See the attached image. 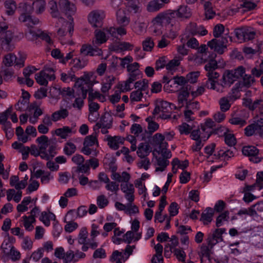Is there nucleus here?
<instances>
[{"mask_svg": "<svg viewBox=\"0 0 263 263\" xmlns=\"http://www.w3.org/2000/svg\"><path fill=\"white\" fill-rule=\"evenodd\" d=\"M48 7L52 17L57 18L55 27L57 28V33L61 43L63 45H72L73 43L72 41L69 40L66 42L63 38L67 34L70 37L73 34L74 26L73 16L76 12V6L68 0H60V11L57 3L54 1H50L49 2Z\"/></svg>", "mask_w": 263, "mask_h": 263, "instance_id": "1", "label": "nucleus"}, {"mask_svg": "<svg viewBox=\"0 0 263 263\" xmlns=\"http://www.w3.org/2000/svg\"><path fill=\"white\" fill-rule=\"evenodd\" d=\"M46 5L44 0H24L18 6V10L21 13L20 21L26 23V26L37 25L40 22L39 20L31 17L30 14L33 11L36 14L43 13L45 10Z\"/></svg>", "mask_w": 263, "mask_h": 263, "instance_id": "2", "label": "nucleus"}, {"mask_svg": "<svg viewBox=\"0 0 263 263\" xmlns=\"http://www.w3.org/2000/svg\"><path fill=\"white\" fill-rule=\"evenodd\" d=\"M177 15L173 10H168L159 13L152 21V31L156 35H160L162 33L163 26L166 24H171L172 25L176 20Z\"/></svg>", "mask_w": 263, "mask_h": 263, "instance_id": "3", "label": "nucleus"}, {"mask_svg": "<svg viewBox=\"0 0 263 263\" xmlns=\"http://www.w3.org/2000/svg\"><path fill=\"white\" fill-rule=\"evenodd\" d=\"M245 69L242 66H239L234 70L225 71L222 77V85L224 87L230 86L235 81L243 77L246 85H250L254 82V79L250 76L245 74Z\"/></svg>", "mask_w": 263, "mask_h": 263, "instance_id": "4", "label": "nucleus"}, {"mask_svg": "<svg viewBox=\"0 0 263 263\" xmlns=\"http://www.w3.org/2000/svg\"><path fill=\"white\" fill-rule=\"evenodd\" d=\"M161 146L164 147L163 149H154L153 152L154 156L153 162L155 167L156 172H162L165 171L169 164L168 159L172 157L171 152L167 149L168 143L163 142Z\"/></svg>", "mask_w": 263, "mask_h": 263, "instance_id": "5", "label": "nucleus"}, {"mask_svg": "<svg viewBox=\"0 0 263 263\" xmlns=\"http://www.w3.org/2000/svg\"><path fill=\"white\" fill-rule=\"evenodd\" d=\"M99 146L96 133L86 136L83 142V147L81 152L86 155L96 156L98 152L96 148Z\"/></svg>", "mask_w": 263, "mask_h": 263, "instance_id": "6", "label": "nucleus"}, {"mask_svg": "<svg viewBox=\"0 0 263 263\" xmlns=\"http://www.w3.org/2000/svg\"><path fill=\"white\" fill-rule=\"evenodd\" d=\"M8 26L5 21L0 20V43L2 48L7 51L12 50L13 47L9 44L13 37L12 32L8 30Z\"/></svg>", "mask_w": 263, "mask_h": 263, "instance_id": "7", "label": "nucleus"}, {"mask_svg": "<svg viewBox=\"0 0 263 263\" xmlns=\"http://www.w3.org/2000/svg\"><path fill=\"white\" fill-rule=\"evenodd\" d=\"M110 36L116 37V29L114 27L104 28L95 32V37L92 41L93 45H100L106 42Z\"/></svg>", "mask_w": 263, "mask_h": 263, "instance_id": "8", "label": "nucleus"}, {"mask_svg": "<svg viewBox=\"0 0 263 263\" xmlns=\"http://www.w3.org/2000/svg\"><path fill=\"white\" fill-rule=\"evenodd\" d=\"M54 70L53 66L50 67L46 65L44 69L35 76L36 82L41 85H47L48 81L55 79Z\"/></svg>", "mask_w": 263, "mask_h": 263, "instance_id": "9", "label": "nucleus"}, {"mask_svg": "<svg viewBox=\"0 0 263 263\" xmlns=\"http://www.w3.org/2000/svg\"><path fill=\"white\" fill-rule=\"evenodd\" d=\"M228 38L231 37L227 35L221 39H214L208 43L210 48L218 54H222L227 47Z\"/></svg>", "mask_w": 263, "mask_h": 263, "instance_id": "10", "label": "nucleus"}, {"mask_svg": "<svg viewBox=\"0 0 263 263\" xmlns=\"http://www.w3.org/2000/svg\"><path fill=\"white\" fill-rule=\"evenodd\" d=\"M33 26H27V29L25 32V36L29 40H33L39 36L44 40L47 43L50 44L52 43V40L49 34L46 32L42 31L39 30H35L33 28Z\"/></svg>", "mask_w": 263, "mask_h": 263, "instance_id": "11", "label": "nucleus"}, {"mask_svg": "<svg viewBox=\"0 0 263 263\" xmlns=\"http://www.w3.org/2000/svg\"><path fill=\"white\" fill-rule=\"evenodd\" d=\"M245 135L251 136L254 134L263 135V115L257 117L256 121L245 129Z\"/></svg>", "mask_w": 263, "mask_h": 263, "instance_id": "12", "label": "nucleus"}, {"mask_svg": "<svg viewBox=\"0 0 263 263\" xmlns=\"http://www.w3.org/2000/svg\"><path fill=\"white\" fill-rule=\"evenodd\" d=\"M208 80L205 83V86L210 89L214 90L218 92H222L223 91L224 85H222V81L219 83L217 79L219 77L218 73H214L213 74H210L207 75Z\"/></svg>", "mask_w": 263, "mask_h": 263, "instance_id": "13", "label": "nucleus"}, {"mask_svg": "<svg viewBox=\"0 0 263 263\" xmlns=\"http://www.w3.org/2000/svg\"><path fill=\"white\" fill-rule=\"evenodd\" d=\"M105 17V14L103 11L100 10H93L88 14V21L92 26L98 27L102 26Z\"/></svg>", "mask_w": 263, "mask_h": 263, "instance_id": "14", "label": "nucleus"}, {"mask_svg": "<svg viewBox=\"0 0 263 263\" xmlns=\"http://www.w3.org/2000/svg\"><path fill=\"white\" fill-rule=\"evenodd\" d=\"M170 108V105L168 102L163 101H158L156 103L153 114L155 115H157L158 117L165 118L166 116L164 114L169 112Z\"/></svg>", "mask_w": 263, "mask_h": 263, "instance_id": "15", "label": "nucleus"}, {"mask_svg": "<svg viewBox=\"0 0 263 263\" xmlns=\"http://www.w3.org/2000/svg\"><path fill=\"white\" fill-rule=\"evenodd\" d=\"M258 150L253 146H244L242 149V154L248 156L250 160L254 163H258L261 161V158L258 156Z\"/></svg>", "mask_w": 263, "mask_h": 263, "instance_id": "16", "label": "nucleus"}, {"mask_svg": "<svg viewBox=\"0 0 263 263\" xmlns=\"http://www.w3.org/2000/svg\"><path fill=\"white\" fill-rule=\"evenodd\" d=\"M214 125V122L212 119L209 118L206 119L205 122L201 124L200 129L203 134V138L204 141H205L209 138L213 133V127Z\"/></svg>", "mask_w": 263, "mask_h": 263, "instance_id": "17", "label": "nucleus"}, {"mask_svg": "<svg viewBox=\"0 0 263 263\" xmlns=\"http://www.w3.org/2000/svg\"><path fill=\"white\" fill-rule=\"evenodd\" d=\"M76 133V130L69 126H64L52 131V135H55L62 139H66Z\"/></svg>", "mask_w": 263, "mask_h": 263, "instance_id": "18", "label": "nucleus"}, {"mask_svg": "<svg viewBox=\"0 0 263 263\" xmlns=\"http://www.w3.org/2000/svg\"><path fill=\"white\" fill-rule=\"evenodd\" d=\"M239 3L237 4L236 8L233 10L236 11L241 8H244L245 10H250L255 8L259 0H238Z\"/></svg>", "mask_w": 263, "mask_h": 263, "instance_id": "19", "label": "nucleus"}, {"mask_svg": "<svg viewBox=\"0 0 263 263\" xmlns=\"http://www.w3.org/2000/svg\"><path fill=\"white\" fill-rule=\"evenodd\" d=\"M115 78L113 76H106L102 78L101 80V91L103 93H107L114 83Z\"/></svg>", "mask_w": 263, "mask_h": 263, "instance_id": "20", "label": "nucleus"}, {"mask_svg": "<svg viewBox=\"0 0 263 263\" xmlns=\"http://www.w3.org/2000/svg\"><path fill=\"white\" fill-rule=\"evenodd\" d=\"M199 109V104L197 102L190 103L186 105L184 110V118L186 121H192L194 119L193 116L194 111Z\"/></svg>", "mask_w": 263, "mask_h": 263, "instance_id": "21", "label": "nucleus"}, {"mask_svg": "<svg viewBox=\"0 0 263 263\" xmlns=\"http://www.w3.org/2000/svg\"><path fill=\"white\" fill-rule=\"evenodd\" d=\"M35 204V200L34 198H24L21 203L17 205L16 209L18 212L23 213L33 208Z\"/></svg>", "mask_w": 263, "mask_h": 263, "instance_id": "22", "label": "nucleus"}, {"mask_svg": "<svg viewBox=\"0 0 263 263\" xmlns=\"http://www.w3.org/2000/svg\"><path fill=\"white\" fill-rule=\"evenodd\" d=\"M188 31L193 35L204 36L207 34L208 31L202 26H197L196 24H190L187 27Z\"/></svg>", "mask_w": 263, "mask_h": 263, "instance_id": "23", "label": "nucleus"}, {"mask_svg": "<svg viewBox=\"0 0 263 263\" xmlns=\"http://www.w3.org/2000/svg\"><path fill=\"white\" fill-rule=\"evenodd\" d=\"M81 53L90 56L100 55L102 54V51L99 48H93L91 45L85 44L83 45L80 50Z\"/></svg>", "mask_w": 263, "mask_h": 263, "instance_id": "24", "label": "nucleus"}, {"mask_svg": "<svg viewBox=\"0 0 263 263\" xmlns=\"http://www.w3.org/2000/svg\"><path fill=\"white\" fill-rule=\"evenodd\" d=\"M106 141L109 147L114 149H117L120 145L123 143L124 139L120 136L111 137L108 136L106 138Z\"/></svg>", "mask_w": 263, "mask_h": 263, "instance_id": "25", "label": "nucleus"}, {"mask_svg": "<svg viewBox=\"0 0 263 263\" xmlns=\"http://www.w3.org/2000/svg\"><path fill=\"white\" fill-rule=\"evenodd\" d=\"M214 211L212 208H207L201 213L200 220L204 225H208L213 220Z\"/></svg>", "mask_w": 263, "mask_h": 263, "instance_id": "26", "label": "nucleus"}, {"mask_svg": "<svg viewBox=\"0 0 263 263\" xmlns=\"http://www.w3.org/2000/svg\"><path fill=\"white\" fill-rule=\"evenodd\" d=\"M171 164L172 165V171L173 174H176L178 169L180 168L184 171L189 166V161L186 160L180 161L178 158L173 159Z\"/></svg>", "mask_w": 263, "mask_h": 263, "instance_id": "27", "label": "nucleus"}, {"mask_svg": "<svg viewBox=\"0 0 263 263\" xmlns=\"http://www.w3.org/2000/svg\"><path fill=\"white\" fill-rule=\"evenodd\" d=\"M74 81H76L74 85V89H77V92L79 95L82 96L83 98H85L86 95V90L84 88L83 85L84 83H87V81L84 76L81 78H76Z\"/></svg>", "mask_w": 263, "mask_h": 263, "instance_id": "28", "label": "nucleus"}, {"mask_svg": "<svg viewBox=\"0 0 263 263\" xmlns=\"http://www.w3.org/2000/svg\"><path fill=\"white\" fill-rule=\"evenodd\" d=\"M151 151V147L148 143H141L137 147V154L139 157L144 158L150 154Z\"/></svg>", "mask_w": 263, "mask_h": 263, "instance_id": "29", "label": "nucleus"}, {"mask_svg": "<svg viewBox=\"0 0 263 263\" xmlns=\"http://www.w3.org/2000/svg\"><path fill=\"white\" fill-rule=\"evenodd\" d=\"M116 20L118 24L122 26H127L130 22L129 17L125 14L123 10L120 9L116 12Z\"/></svg>", "mask_w": 263, "mask_h": 263, "instance_id": "30", "label": "nucleus"}, {"mask_svg": "<svg viewBox=\"0 0 263 263\" xmlns=\"http://www.w3.org/2000/svg\"><path fill=\"white\" fill-rule=\"evenodd\" d=\"M57 148L55 145H50L48 149H45L41 153V158L46 160H50L57 154Z\"/></svg>", "mask_w": 263, "mask_h": 263, "instance_id": "31", "label": "nucleus"}, {"mask_svg": "<svg viewBox=\"0 0 263 263\" xmlns=\"http://www.w3.org/2000/svg\"><path fill=\"white\" fill-rule=\"evenodd\" d=\"M156 254L152 258V263H163V259L162 256L163 251V246L160 243L157 244L155 246Z\"/></svg>", "mask_w": 263, "mask_h": 263, "instance_id": "32", "label": "nucleus"}, {"mask_svg": "<svg viewBox=\"0 0 263 263\" xmlns=\"http://www.w3.org/2000/svg\"><path fill=\"white\" fill-rule=\"evenodd\" d=\"M177 17L183 20L187 18L191 15L190 9L186 6H181L177 10L175 11Z\"/></svg>", "mask_w": 263, "mask_h": 263, "instance_id": "33", "label": "nucleus"}, {"mask_svg": "<svg viewBox=\"0 0 263 263\" xmlns=\"http://www.w3.org/2000/svg\"><path fill=\"white\" fill-rule=\"evenodd\" d=\"M125 6L127 10L130 12L136 13L140 10L138 0H126Z\"/></svg>", "mask_w": 263, "mask_h": 263, "instance_id": "34", "label": "nucleus"}, {"mask_svg": "<svg viewBox=\"0 0 263 263\" xmlns=\"http://www.w3.org/2000/svg\"><path fill=\"white\" fill-rule=\"evenodd\" d=\"M201 1L204 6L206 18L211 19L214 17L215 15V13L212 10L211 3L209 0H201Z\"/></svg>", "mask_w": 263, "mask_h": 263, "instance_id": "35", "label": "nucleus"}, {"mask_svg": "<svg viewBox=\"0 0 263 263\" xmlns=\"http://www.w3.org/2000/svg\"><path fill=\"white\" fill-rule=\"evenodd\" d=\"M134 45L128 42H122L114 46L112 50L117 52H121L124 51L131 50Z\"/></svg>", "mask_w": 263, "mask_h": 263, "instance_id": "36", "label": "nucleus"}, {"mask_svg": "<svg viewBox=\"0 0 263 263\" xmlns=\"http://www.w3.org/2000/svg\"><path fill=\"white\" fill-rule=\"evenodd\" d=\"M189 96V92L187 89H183L180 91L178 97L179 107H181L185 104L187 105L190 103L187 102V99Z\"/></svg>", "mask_w": 263, "mask_h": 263, "instance_id": "37", "label": "nucleus"}, {"mask_svg": "<svg viewBox=\"0 0 263 263\" xmlns=\"http://www.w3.org/2000/svg\"><path fill=\"white\" fill-rule=\"evenodd\" d=\"M224 130V140L226 143L229 146H233L236 143V139L234 134L227 128L223 127Z\"/></svg>", "mask_w": 263, "mask_h": 263, "instance_id": "38", "label": "nucleus"}, {"mask_svg": "<svg viewBox=\"0 0 263 263\" xmlns=\"http://www.w3.org/2000/svg\"><path fill=\"white\" fill-rule=\"evenodd\" d=\"M218 68L217 62L215 60H210L204 66V69L206 71V76L214 73H218L215 70Z\"/></svg>", "mask_w": 263, "mask_h": 263, "instance_id": "39", "label": "nucleus"}, {"mask_svg": "<svg viewBox=\"0 0 263 263\" xmlns=\"http://www.w3.org/2000/svg\"><path fill=\"white\" fill-rule=\"evenodd\" d=\"M121 189L128 197H133L135 189L133 184L129 183H122Z\"/></svg>", "mask_w": 263, "mask_h": 263, "instance_id": "40", "label": "nucleus"}, {"mask_svg": "<svg viewBox=\"0 0 263 263\" xmlns=\"http://www.w3.org/2000/svg\"><path fill=\"white\" fill-rule=\"evenodd\" d=\"M36 142L38 144L41 153L46 149L49 145V140L48 138L44 135L38 137L36 139Z\"/></svg>", "mask_w": 263, "mask_h": 263, "instance_id": "41", "label": "nucleus"}, {"mask_svg": "<svg viewBox=\"0 0 263 263\" xmlns=\"http://www.w3.org/2000/svg\"><path fill=\"white\" fill-rule=\"evenodd\" d=\"M55 216L52 213H47L45 211L42 212L40 220L47 227L50 224V220L55 219Z\"/></svg>", "mask_w": 263, "mask_h": 263, "instance_id": "42", "label": "nucleus"}, {"mask_svg": "<svg viewBox=\"0 0 263 263\" xmlns=\"http://www.w3.org/2000/svg\"><path fill=\"white\" fill-rule=\"evenodd\" d=\"M137 80L134 74H130L128 79L120 84V88L122 91H127L130 90L131 84Z\"/></svg>", "mask_w": 263, "mask_h": 263, "instance_id": "43", "label": "nucleus"}, {"mask_svg": "<svg viewBox=\"0 0 263 263\" xmlns=\"http://www.w3.org/2000/svg\"><path fill=\"white\" fill-rule=\"evenodd\" d=\"M139 65L138 63L135 62L129 65H127V71L130 74H134L135 78L137 79L139 78L141 75V72L139 70Z\"/></svg>", "mask_w": 263, "mask_h": 263, "instance_id": "44", "label": "nucleus"}, {"mask_svg": "<svg viewBox=\"0 0 263 263\" xmlns=\"http://www.w3.org/2000/svg\"><path fill=\"white\" fill-rule=\"evenodd\" d=\"M256 185H247L240 189L239 192L244 194L243 197H255V187Z\"/></svg>", "mask_w": 263, "mask_h": 263, "instance_id": "45", "label": "nucleus"}, {"mask_svg": "<svg viewBox=\"0 0 263 263\" xmlns=\"http://www.w3.org/2000/svg\"><path fill=\"white\" fill-rule=\"evenodd\" d=\"M11 114V108H8L3 112H0V124L3 126H9L11 123L8 121Z\"/></svg>", "mask_w": 263, "mask_h": 263, "instance_id": "46", "label": "nucleus"}, {"mask_svg": "<svg viewBox=\"0 0 263 263\" xmlns=\"http://www.w3.org/2000/svg\"><path fill=\"white\" fill-rule=\"evenodd\" d=\"M163 6V4L157 0H153L147 4L146 9L148 12H155L162 8Z\"/></svg>", "mask_w": 263, "mask_h": 263, "instance_id": "47", "label": "nucleus"}, {"mask_svg": "<svg viewBox=\"0 0 263 263\" xmlns=\"http://www.w3.org/2000/svg\"><path fill=\"white\" fill-rule=\"evenodd\" d=\"M5 8L7 15H12L16 9L15 2L12 0L6 1L5 3Z\"/></svg>", "mask_w": 263, "mask_h": 263, "instance_id": "48", "label": "nucleus"}, {"mask_svg": "<svg viewBox=\"0 0 263 263\" xmlns=\"http://www.w3.org/2000/svg\"><path fill=\"white\" fill-rule=\"evenodd\" d=\"M261 102V100H257L252 102L250 98H247L243 99L242 104L250 109L253 110L259 106Z\"/></svg>", "mask_w": 263, "mask_h": 263, "instance_id": "49", "label": "nucleus"}, {"mask_svg": "<svg viewBox=\"0 0 263 263\" xmlns=\"http://www.w3.org/2000/svg\"><path fill=\"white\" fill-rule=\"evenodd\" d=\"M68 115V111L66 109H62L53 112L51 115V118L53 121H57L65 118Z\"/></svg>", "mask_w": 263, "mask_h": 263, "instance_id": "50", "label": "nucleus"}, {"mask_svg": "<svg viewBox=\"0 0 263 263\" xmlns=\"http://www.w3.org/2000/svg\"><path fill=\"white\" fill-rule=\"evenodd\" d=\"M61 80L65 83H69L76 80V76L74 72L69 70L67 72H62L61 73Z\"/></svg>", "mask_w": 263, "mask_h": 263, "instance_id": "51", "label": "nucleus"}, {"mask_svg": "<svg viewBox=\"0 0 263 263\" xmlns=\"http://www.w3.org/2000/svg\"><path fill=\"white\" fill-rule=\"evenodd\" d=\"M16 60V55L12 53H8L5 55L3 59V63L6 67H11L14 65Z\"/></svg>", "mask_w": 263, "mask_h": 263, "instance_id": "52", "label": "nucleus"}, {"mask_svg": "<svg viewBox=\"0 0 263 263\" xmlns=\"http://www.w3.org/2000/svg\"><path fill=\"white\" fill-rule=\"evenodd\" d=\"M105 189L110 193L111 195H116L119 190V185L116 182L109 181L106 184Z\"/></svg>", "mask_w": 263, "mask_h": 263, "instance_id": "53", "label": "nucleus"}, {"mask_svg": "<svg viewBox=\"0 0 263 263\" xmlns=\"http://www.w3.org/2000/svg\"><path fill=\"white\" fill-rule=\"evenodd\" d=\"M36 173L38 175H41V181L43 184L48 183L53 179V175L50 173H44V172L41 170H38Z\"/></svg>", "mask_w": 263, "mask_h": 263, "instance_id": "54", "label": "nucleus"}, {"mask_svg": "<svg viewBox=\"0 0 263 263\" xmlns=\"http://www.w3.org/2000/svg\"><path fill=\"white\" fill-rule=\"evenodd\" d=\"M76 151V146L71 142H66L63 148L64 154L67 156H70Z\"/></svg>", "mask_w": 263, "mask_h": 263, "instance_id": "55", "label": "nucleus"}, {"mask_svg": "<svg viewBox=\"0 0 263 263\" xmlns=\"http://www.w3.org/2000/svg\"><path fill=\"white\" fill-rule=\"evenodd\" d=\"M124 255L122 252L116 250L112 252L110 258L111 262L115 261L116 263H124L123 262Z\"/></svg>", "mask_w": 263, "mask_h": 263, "instance_id": "56", "label": "nucleus"}, {"mask_svg": "<svg viewBox=\"0 0 263 263\" xmlns=\"http://www.w3.org/2000/svg\"><path fill=\"white\" fill-rule=\"evenodd\" d=\"M148 123L147 129L149 133H153L158 129L159 125L153 120V118L149 117L146 119Z\"/></svg>", "mask_w": 263, "mask_h": 263, "instance_id": "57", "label": "nucleus"}, {"mask_svg": "<svg viewBox=\"0 0 263 263\" xmlns=\"http://www.w3.org/2000/svg\"><path fill=\"white\" fill-rule=\"evenodd\" d=\"M135 88L141 91H145L148 87V81L146 79L138 81L135 83Z\"/></svg>", "mask_w": 263, "mask_h": 263, "instance_id": "58", "label": "nucleus"}, {"mask_svg": "<svg viewBox=\"0 0 263 263\" xmlns=\"http://www.w3.org/2000/svg\"><path fill=\"white\" fill-rule=\"evenodd\" d=\"M134 198H128L126 213L128 214H136L139 213V209L137 206L133 204Z\"/></svg>", "mask_w": 263, "mask_h": 263, "instance_id": "59", "label": "nucleus"}, {"mask_svg": "<svg viewBox=\"0 0 263 263\" xmlns=\"http://www.w3.org/2000/svg\"><path fill=\"white\" fill-rule=\"evenodd\" d=\"M164 88L168 92H175L180 89L173 80L171 83L164 84Z\"/></svg>", "mask_w": 263, "mask_h": 263, "instance_id": "60", "label": "nucleus"}, {"mask_svg": "<svg viewBox=\"0 0 263 263\" xmlns=\"http://www.w3.org/2000/svg\"><path fill=\"white\" fill-rule=\"evenodd\" d=\"M180 64V61L176 59L171 60L166 65V69L170 72H174Z\"/></svg>", "mask_w": 263, "mask_h": 263, "instance_id": "61", "label": "nucleus"}, {"mask_svg": "<svg viewBox=\"0 0 263 263\" xmlns=\"http://www.w3.org/2000/svg\"><path fill=\"white\" fill-rule=\"evenodd\" d=\"M88 232L86 227L81 228L78 235V242L80 244H85L86 242Z\"/></svg>", "mask_w": 263, "mask_h": 263, "instance_id": "62", "label": "nucleus"}, {"mask_svg": "<svg viewBox=\"0 0 263 263\" xmlns=\"http://www.w3.org/2000/svg\"><path fill=\"white\" fill-rule=\"evenodd\" d=\"M178 129L180 134L188 135L192 130L193 127L188 124L183 123L180 125L178 126Z\"/></svg>", "mask_w": 263, "mask_h": 263, "instance_id": "63", "label": "nucleus"}, {"mask_svg": "<svg viewBox=\"0 0 263 263\" xmlns=\"http://www.w3.org/2000/svg\"><path fill=\"white\" fill-rule=\"evenodd\" d=\"M229 98L223 97L219 100V105L220 109L223 111H226L229 110L231 106V104Z\"/></svg>", "mask_w": 263, "mask_h": 263, "instance_id": "64", "label": "nucleus"}]
</instances>
